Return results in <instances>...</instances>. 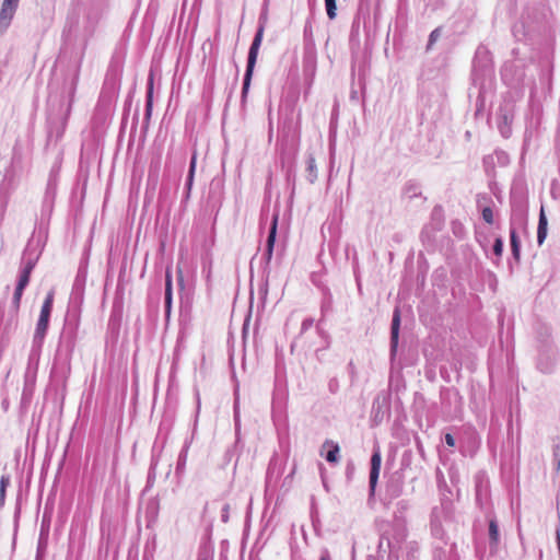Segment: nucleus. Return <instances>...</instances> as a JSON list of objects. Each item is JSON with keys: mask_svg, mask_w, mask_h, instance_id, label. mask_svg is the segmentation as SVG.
Here are the masks:
<instances>
[{"mask_svg": "<svg viewBox=\"0 0 560 560\" xmlns=\"http://www.w3.org/2000/svg\"><path fill=\"white\" fill-rule=\"evenodd\" d=\"M262 35H264V27H259V30L257 31L255 38L252 43V46L249 48L247 68H246V73L244 77V83H243V89H242L243 97L247 94L249 85H250L254 67H255L257 56H258V49H259L261 40H262Z\"/></svg>", "mask_w": 560, "mask_h": 560, "instance_id": "nucleus-1", "label": "nucleus"}, {"mask_svg": "<svg viewBox=\"0 0 560 560\" xmlns=\"http://www.w3.org/2000/svg\"><path fill=\"white\" fill-rule=\"evenodd\" d=\"M52 304H54V292L50 291L46 295L44 303L42 305L39 318H38L35 335H34L35 340H38L39 342L43 341V339L46 335V331L48 329L49 318H50V314L52 311Z\"/></svg>", "mask_w": 560, "mask_h": 560, "instance_id": "nucleus-2", "label": "nucleus"}, {"mask_svg": "<svg viewBox=\"0 0 560 560\" xmlns=\"http://www.w3.org/2000/svg\"><path fill=\"white\" fill-rule=\"evenodd\" d=\"M381 464H382L381 451L377 448L374 451V453L371 457L370 487H371L372 491L375 489V486L377 483V479H378L380 470H381Z\"/></svg>", "mask_w": 560, "mask_h": 560, "instance_id": "nucleus-3", "label": "nucleus"}, {"mask_svg": "<svg viewBox=\"0 0 560 560\" xmlns=\"http://www.w3.org/2000/svg\"><path fill=\"white\" fill-rule=\"evenodd\" d=\"M18 0H3L0 10V23L8 25L18 8Z\"/></svg>", "mask_w": 560, "mask_h": 560, "instance_id": "nucleus-4", "label": "nucleus"}, {"mask_svg": "<svg viewBox=\"0 0 560 560\" xmlns=\"http://www.w3.org/2000/svg\"><path fill=\"white\" fill-rule=\"evenodd\" d=\"M278 221H279V213L276 212L272 215V222H271L269 235L267 238L266 254H267L268 259L271 258L272 253H273V247H275L276 236H277Z\"/></svg>", "mask_w": 560, "mask_h": 560, "instance_id": "nucleus-5", "label": "nucleus"}, {"mask_svg": "<svg viewBox=\"0 0 560 560\" xmlns=\"http://www.w3.org/2000/svg\"><path fill=\"white\" fill-rule=\"evenodd\" d=\"M323 450L329 448L326 453V460L331 464H336L338 462V453L340 451L339 445L331 440H326L323 444Z\"/></svg>", "mask_w": 560, "mask_h": 560, "instance_id": "nucleus-6", "label": "nucleus"}, {"mask_svg": "<svg viewBox=\"0 0 560 560\" xmlns=\"http://www.w3.org/2000/svg\"><path fill=\"white\" fill-rule=\"evenodd\" d=\"M399 327H400V310L396 307L394 310L393 314V320H392V331H390V339H392V346L395 348L398 343V335H399Z\"/></svg>", "mask_w": 560, "mask_h": 560, "instance_id": "nucleus-7", "label": "nucleus"}, {"mask_svg": "<svg viewBox=\"0 0 560 560\" xmlns=\"http://www.w3.org/2000/svg\"><path fill=\"white\" fill-rule=\"evenodd\" d=\"M547 236V218L544 211V208L541 207L540 213H539V222H538V230H537V241L539 244H541Z\"/></svg>", "mask_w": 560, "mask_h": 560, "instance_id": "nucleus-8", "label": "nucleus"}, {"mask_svg": "<svg viewBox=\"0 0 560 560\" xmlns=\"http://www.w3.org/2000/svg\"><path fill=\"white\" fill-rule=\"evenodd\" d=\"M152 103H153V73L151 72L149 75V84H148V91H147V105H145L147 119H149L151 116Z\"/></svg>", "mask_w": 560, "mask_h": 560, "instance_id": "nucleus-9", "label": "nucleus"}, {"mask_svg": "<svg viewBox=\"0 0 560 560\" xmlns=\"http://www.w3.org/2000/svg\"><path fill=\"white\" fill-rule=\"evenodd\" d=\"M32 269H33V264L28 262L25 266V268L23 269V271H22V273L20 276L18 285H16L18 288L23 289V290L25 289V287L30 282V277H31Z\"/></svg>", "mask_w": 560, "mask_h": 560, "instance_id": "nucleus-10", "label": "nucleus"}, {"mask_svg": "<svg viewBox=\"0 0 560 560\" xmlns=\"http://www.w3.org/2000/svg\"><path fill=\"white\" fill-rule=\"evenodd\" d=\"M512 254L516 260L520 259V241L515 230H511L510 233Z\"/></svg>", "mask_w": 560, "mask_h": 560, "instance_id": "nucleus-11", "label": "nucleus"}, {"mask_svg": "<svg viewBox=\"0 0 560 560\" xmlns=\"http://www.w3.org/2000/svg\"><path fill=\"white\" fill-rule=\"evenodd\" d=\"M10 485V477L8 475H2L0 478V508L3 506L5 500V491L8 486Z\"/></svg>", "mask_w": 560, "mask_h": 560, "instance_id": "nucleus-12", "label": "nucleus"}, {"mask_svg": "<svg viewBox=\"0 0 560 560\" xmlns=\"http://www.w3.org/2000/svg\"><path fill=\"white\" fill-rule=\"evenodd\" d=\"M172 301V278L171 273L166 271V283H165V304L166 308L170 310Z\"/></svg>", "mask_w": 560, "mask_h": 560, "instance_id": "nucleus-13", "label": "nucleus"}, {"mask_svg": "<svg viewBox=\"0 0 560 560\" xmlns=\"http://www.w3.org/2000/svg\"><path fill=\"white\" fill-rule=\"evenodd\" d=\"M325 5H326V11H327V15L330 20L335 19L336 18V10H337V7H336V0H325Z\"/></svg>", "mask_w": 560, "mask_h": 560, "instance_id": "nucleus-14", "label": "nucleus"}, {"mask_svg": "<svg viewBox=\"0 0 560 560\" xmlns=\"http://www.w3.org/2000/svg\"><path fill=\"white\" fill-rule=\"evenodd\" d=\"M489 535H490V539L493 542L498 541L499 528H498V525H497V523L494 521H491L490 524H489Z\"/></svg>", "mask_w": 560, "mask_h": 560, "instance_id": "nucleus-15", "label": "nucleus"}, {"mask_svg": "<svg viewBox=\"0 0 560 560\" xmlns=\"http://www.w3.org/2000/svg\"><path fill=\"white\" fill-rule=\"evenodd\" d=\"M482 219L488 223H493V211L490 207H486L482 209Z\"/></svg>", "mask_w": 560, "mask_h": 560, "instance_id": "nucleus-16", "label": "nucleus"}, {"mask_svg": "<svg viewBox=\"0 0 560 560\" xmlns=\"http://www.w3.org/2000/svg\"><path fill=\"white\" fill-rule=\"evenodd\" d=\"M23 289H20V288H15V292H14V295H13V303H14V306L16 310H19L20 307V302H21V299H22V294H23Z\"/></svg>", "mask_w": 560, "mask_h": 560, "instance_id": "nucleus-17", "label": "nucleus"}, {"mask_svg": "<svg viewBox=\"0 0 560 560\" xmlns=\"http://www.w3.org/2000/svg\"><path fill=\"white\" fill-rule=\"evenodd\" d=\"M503 252V242L501 238H497L493 244V253L495 256H501Z\"/></svg>", "mask_w": 560, "mask_h": 560, "instance_id": "nucleus-18", "label": "nucleus"}, {"mask_svg": "<svg viewBox=\"0 0 560 560\" xmlns=\"http://www.w3.org/2000/svg\"><path fill=\"white\" fill-rule=\"evenodd\" d=\"M440 28H435L434 31H432V33L430 34L429 45H432L440 37Z\"/></svg>", "mask_w": 560, "mask_h": 560, "instance_id": "nucleus-19", "label": "nucleus"}, {"mask_svg": "<svg viewBox=\"0 0 560 560\" xmlns=\"http://www.w3.org/2000/svg\"><path fill=\"white\" fill-rule=\"evenodd\" d=\"M195 167H196V156L194 155L192 159H191L190 168H189V183H188L189 185L192 182Z\"/></svg>", "mask_w": 560, "mask_h": 560, "instance_id": "nucleus-20", "label": "nucleus"}, {"mask_svg": "<svg viewBox=\"0 0 560 560\" xmlns=\"http://www.w3.org/2000/svg\"><path fill=\"white\" fill-rule=\"evenodd\" d=\"M445 443L451 447L455 445V439L451 433L445 434Z\"/></svg>", "mask_w": 560, "mask_h": 560, "instance_id": "nucleus-21", "label": "nucleus"}, {"mask_svg": "<svg viewBox=\"0 0 560 560\" xmlns=\"http://www.w3.org/2000/svg\"><path fill=\"white\" fill-rule=\"evenodd\" d=\"M320 560H330L329 555H328L327 552H325V553L320 557Z\"/></svg>", "mask_w": 560, "mask_h": 560, "instance_id": "nucleus-22", "label": "nucleus"}]
</instances>
